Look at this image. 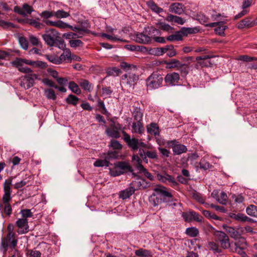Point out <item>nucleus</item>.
I'll return each mask as SVG.
<instances>
[{
  "mask_svg": "<svg viewBox=\"0 0 257 257\" xmlns=\"http://www.w3.org/2000/svg\"><path fill=\"white\" fill-rule=\"evenodd\" d=\"M13 179V177H10L6 180L4 184V194L2 199V203L0 202V212L2 214H5L8 216H10L13 211L12 207L10 203L12 198L11 197L12 190L11 185Z\"/></svg>",
  "mask_w": 257,
  "mask_h": 257,
  "instance_id": "nucleus-1",
  "label": "nucleus"
},
{
  "mask_svg": "<svg viewBox=\"0 0 257 257\" xmlns=\"http://www.w3.org/2000/svg\"><path fill=\"white\" fill-rule=\"evenodd\" d=\"M173 200L172 194L167 191L166 187L158 185L154 189L150 201L154 206H157L163 202H170Z\"/></svg>",
  "mask_w": 257,
  "mask_h": 257,
  "instance_id": "nucleus-2",
  "label": "nucleus"
},
{
  "mask_svg": "<svg viewBox=\"0 0 257 257\" xmlns=\"http://www.w3.org/2000/svg\"><path fill=\"white\" fill-rule=\"evenodd\" d=\"M163 80L161 74L158 72H154L146 80L147 88L151 90L157 89L162 86Z\"/></svg>",
  "mask_w": 257,
  "mask_h": 257,
  "instance_id": "nucleus-3",
  "label": "nucleus"
},
{
  "mask_svg": "<svg viewBox=\"0 0 257 257\" xmlns=\"http://www.w3.org/2000/svg\"><path fill=\"white\" fill-rule=\"evenodd\" d=\"M18 239L17 235H10L7 234L1 239L0 249L4 253H6L9 247L11 249H15L17 246Z\"/></svg>",
  "mask_w": 257,
  "mask_h": 257,
  "instance_id": "nucleus-4",
  "label": "nucleus"
},
{
  "mask_svg": "<svg viewBox=\"0 0 257 257\" xmlns=\"http://www.w3.org/2000/svg\"><path fill=\"white\" fill-rule=\"evenodd\" d=\"M60 35L59 33L55 29L46 30L45 33L42 35V38L46 44L50 46H54L56 41Z\"/></svg>",
  "mask_w": 257,
  "mask_h": 257,
  "instance_id": "nucleus-5",
  "label": "nucleus"
},
{
  "mask_svg": "<svg viewBox=\"0 0 257 257\" xmlns=\"http://www.w3.org/2000/svg\"><path fill=\"white\" fill-rule=\"evenodd\" d=\"M157 178L160 182L166 184L168 183L169 185L176 190L179 188V183L176 180L175 178L172 175L166 173L163 174L158 173Z\"/></svg>",
  "mask_w": 257,
  "mask_h": 257,
  "instance_id": "nucleus-6",
  "label": "nucleus"
},
{
  "mask_svg": "<svg viewBox=\"0 0 257 257\" xmlns=\"http://www.w3.org/2000/svg\"><path fill=\"white\" fill-rule=\"evenodd\" d=\"M121 130V125L118 122L113 121L110 124V127H106L105 134L109 137L118 139L120 137V131Z\"/></svg>",
  "mask_w": 257,
  "mask_h": 257,
  "instance_id": "nucleus-7",
  "label": "nucleus"
},
{
  "mask_svg": "<svg viewBox=\"0 0 257 257\" xmlns=\"http://www.w3.org/2000/svg\"><path fill=\"white\" fill-rule=\"evenodd\" d=\"M215 235L216 237V241L220 243L222 248L226 249L230 247L229 237L225 232L221 231H217L215 232Z\"/></svg>",
  "mask_w": 257,
  "mask_h": 257,
  "instance_id": "nucleus-8",
  "label": "nucleus"
},
{
  "mask_svg": "<svg viewBox=\"0 0 257 257\" xmlns=\"http://www.w3.org/2000/svg\"><path fill=\"white\" fill-rule=\"evenodd\" d=\"M38 78V75L36 74H29L25 75L22 79L20 85L26 89H28L32 86L34 84L35 80Z\"/></svg>",
  "mask_w": 257,
  "mask_h": 257,
  "instance_id": "nucleus-9",
  "label": "nucleus"
},
{
  "mask_svg": "<svg viewBox=\"0 0 257 257\" xmlns=\"http://www.w3.org/2000/svg\"><path fill=\"white\" fill-rule=\"evenodd\" d=\"M168 144L172 149L174 155H180L186 152L187 151V149L185 145L179 144L176 140L171 141L168 142Z\"/></svg>",
  "mask_w": 257,
  "mask_h": 257,
  "instance_id": "nucleus-10",
  "label": "nucleus"
},
{
  "mask_svg": "<svg viewBox=\"0 0 257 257\" xmlns=\"http://www.w3.org/2000/svg\"><path fill=\"white\" fill-rule=\"evenodd\" d=\"M253 4V0H243L241 6L242 11L234 16V19H238L246 15L249 12V7Z\"/></svg>",
  "mask_w": 257,
  "mask_h": 257,
  "instance_id": "nucleus-11",
  "label": "nucleus"
},
{
  "mask_svg": "<svg viewBox=\"0 0 257 257\" xmlns=\"http://www.w3.org/2000/svg\"><path fill=\"white\" fill-rule=\"evenodd\" d=\"M122 134L124 141L127 146L131 148L132 150L137 151L139 149V139L135 138H131V136L124 131H122Z\"/></svg>",
  "mask_w": 257,
  "mask_h": 257,
  "instance_id": "nucleus-12",
  "label": "nucleus"
},
{
  "mask_svg": "<svg viewBox=\"0 0 257 257\" xmlns=\"http://www.w3.org/2000/svg\"><path fill=\"white\" fill-rule=\"evenodd\" d=\"M16 225L19 228L17 232L19 234H25L29 232V227L27 218H19L16 222Z\"/></svg>",
  "mask_w": 257,
  "mask_h": 257,
  "instance_id": "nucleus-13",
  "label": "nucleus"
},
{
  "mask_svg": "<svg viewBox=\"0 0 257 257\" xmlns=\"http://www.w3.org/2000/svg\"><path fill=\"white\" fill-rule=\"evenodd\" d=\"M167 84L175 86L178 85L180 80V75L176 72H172L168 73L164 78Z\"/></svg>",
  "mask_w": 257,
  "mask_h": 257,
  "instance_id": "nucleus-14",
  "label": "nucleus"
},
{
  "mask_svg": "<svg viewBox=\"0 0 257 257\" xmlns=\"http://www.w3.org/2000/svg\"><path fill=\"white\" fill-rule=\"evenodd\" d=\"M130 185L134 188L135 191L138 190L146 189L149 187L150 183L145 179L137 178L136 180L133 181Z\"/></svg>",
  "mask_w": 257,
  "mask_h": 257,
  "instance_id": "nucleus-15",
  "label": "nucleus"
},
{
  "mask_svg": "<svg viewBox=\"0 0 257 257\" xmlns=\"http://www.w3.org/2000/svg\"><path fill=\"white\" fill-rule=\"evenodd\" d=\"M134 40L141 44H150L152 41L151 37L145 33L144 31L142 33H137L134 36Z\"/></svg>",
  "mask_w": 257,
  "mask_h": 257,
  "instance_id": "nucleus-16",
  "label": "nucleus"
},
{
  "mask_svg": "<svg viewBox=\"0 0 257 257\" xmlns=\"http://www.w3.org/2000/svg\"><path fill=\"white\" fill-rule=\"evenodd\" d=\"M229 216L232 219L240 222H252L253 219L247 217L246 215L241 213H230Z\"/></svg>",
  "mask_w": 257,
  "mask_h": 257,
  "instance_id": "nucleus-17",
  "label": "nucleus"
},
{
  "mask_svg": "<svg viewBox=\"0 0 257 257\" xmlns=\"http://www.w3.org/2000/svg\"><path fill=\"white\" fill-rule=\"evenodd\" d=\"M122 80H126V82L130 86L134 85L139 79V77L135 73L128 72L122 76Z\"/></svg>",
  "mask_w": 257,
  "mask_h": 257,
  "instance_id": "nucleus-18",
  "label": "nucleus"
},
{
  "mask_svg": "<svg viewBox=\"0 0 257 257\" xmlns=\"http://www.w3.org/2000/svg\"><path fill=\"white\" fill-rule=\"evenodd\" d=\"M253 27L252 19L251 17H246L240 21L237 24V28L239 29L243 28H250Z\"/></svg>",
  "mask_w": 257,
  "mask_h": 257,
  "instance_id": "nucleus-19",
  "label": "nucleus"
},
{
  "mask_svg": "<svg viewBox=\"0 0 257 257\" xmlns=\"http://www.w3.org/2000/svg\"><path fill=\"white\" fill-rule=\"evenodd\" d=\"M119 170L122 172V174L127 172H133L134 169L128 163L125 161H119L116 163Z\"/></svg>",
  "mask_w": 257,
  "mask_h": 257,
  "instance_id": "nucleus-20",
  "label": "nucleus"
},
{
  "mask_svg": "<svg viewBox=\"0 0 257 257\" xmlns=\"http://www.w3.org/2000/svg\"><path fill=\"white\" fill-rule=\"evenodd\" d=\"M135 189L130 184L129 187L119 192V196L120 198L123 200L126 199L130 198L134 193Z\"/></svg>",
  "mask_w": 257,
  "mask_h": 257,
  "instance_id": "nucleus-21",
  "label": "nucleus"
},
{
  "mask_svg": "<svg viewBox=\"0 0 257 257\" xmlns=\"http://www.w3.org/2000/svg\"><path fill=\"white\" fill-rule=\"evenodd\" d=\"M79 85L83 90L88 92H91L93 89L92 84L86 79H81L79 82Z\"/></svg>",
  "mask_w": 257,
  "mask_h": 257,
  "instance_id": "nucleus-22",
  "label": "nucleus"
},
{
  "mask_svg": "<svg viewBox=\"0 0 257 257\" xmlns=\"http://www.w3.org/2000/svg\"><path fill=\"white\" fill-rule=\"evenodd\" d=\"M59 57L61 63H62L63 62H65L67 63L71 62V52L69 49H66L64 50L63 53Z\"/></svg>",
  "mask_w": 257,
  "mask_h": 257,
  "instance_id": "nucleus-23",
  "label": "nucleus"
},
{
  "mask_svg": "<svg viewBox=\"0 0 257 257\" xmlns=\"http://www.w3.org/2000/svg\"><path fill=\"white\" fill-rule=\"evenodd\" d=\"M169 11L178 15L183 13V5L180 3L172 4L169 8Z\"/></svg>",
  "mask_w": 257,
  "mask_h": 257,
  "instance_id": "nucleus-24",
  "label": "nucleus"
},
{
  "mask_svg": "<svg viewBox=\"0 0 257 257\" xmlns=\"http://www.w3.org/2000/svg\"><path fill=\"white\" fill-rule=\"evenodd\" d=\"M166 20L169 22L179 25H183L185 22V20L183 18L179 16H174L172 14L169 15L167 16Z\"/></svg>",
  "mask_w": 257,
  "mask_h": 257,
  "instance_id": "nucleus-25",
  "label": "nucleus"
},
{
  "mask_svg": "<svg viewBox=\"0 0 257 257\" xmlns=\"http://www.w3.org/2000/svg\"><path fill=\"white\" fill-rule=\"evenodd\" d=\"M135 253L136 256L139 257H152L153 255L151 250L142 248L135 250Z\"/></svg>",
  "mask_w": 257,
  "mask_h": 257,
  "instance_id": "nucleus-26",
  "label": "nucleus"
},
{
  "mask_svg": "<svg viewBox=\"0 0 257 257\" xmlns=\"http://www.w3.org/2000/svg\"><path fill=\"white\" fill-rule=\"evenodd\" d=\"M224 229H225V231L230 234V236L232 238L235 239L239 238L240 234L234 228L229 226H226L224 227Z\"/></svg>",
  "mask_w": 257,
  "mask_h": 257,
  "instance_id": "nucleus-27",
  "label": "nucleus"
},
{
  "mask_svg": "<svg viewBox=\"0 0 257 257\" xmlns=\"http://www.w3.org/2000/svg\"><path fill=\"white\" fill-rule=\"evenodd\" d=\"M147 132L149 134L156 136L159 135V127L157 123H151L147 127Z\"/></svg>",
  "mask_w": 257,
  "mask_h": 257,
  "instance_id": "nucleus-28",
  "label": "nucleus"
},
{
  "mask_svg": "<svg viewBox=\"0 0 257 257\" xmlns=\"http://www.w3.org/2000/svg\"><path fill=\"white\" fill-rule=\"evenodd\" d=\"M199 31L197 28H182L180 32L183 36H187L189 34H195Z\"/></svg>",
  "mask_w": 257,
  "mask_h": 257,
  "instance_id": "nucleus-29",
  "label": "nucleus"
},
{
  "mask_svg": "<svg viewBox=\"0 0 257 257\" xmlns=\"http://www.w3.org/2000/svg\"><path fill=\"white\" fill-rule=\"evenodd\" d=\"M39 18H37L36 19H28L26 20V23L30 26H32L37 29H40L44 26V25L42 23H41L39 21Z\"/></svg>",
  "mask_w": 257,
  "mask_h": 257,
  "instance_id": "nucleus-30",
  "label": "nucleus"
},
{
  "mask_svg": "<svg viewBox=\"0 0 257 257\" xmlns=\"http://www.w3.org/2000/svg\"><path fill=\"white\" fill-rule=\"evenodd\" d=\"M144 130L142 122H134L132 125V132L141 134Z\"/></svg>",
  "mask_w": 257,
  "mask_h": 257,
  "instance_id": "nucleus-31",
  "label": "nucleus"
},
{
  "mask_svg": "<svg viewBox=\"0 0 257 257\" xmlns=\"http://www.w3.org/2000/svg\"><path fill=\"white\" fill-rule=\"evenodd\" d=\"M178 70L180 71L181 75L182 77H185L189 72L190 67L189 64L183 63L181 62Z\"/></svg>",
  "mask_w": 257,
  "mask_h": 257,
  "instance_id": "nucleus-32",
  "label": "nucleus"
},
{
  "mask_svg": "<svg viewBox=\"0 0 257 257\" xmlns=\"http://www.w3.org/2000/svg\"><path fill=\"white\" fill-rule=\"evenodd\" d=\"M68 88L71 91L76 94L79 95L81 93V90L79 85L74 81H70L68 83Z\"/></svg>",
  "mask_w": 257,
  "mask_h": 257,
  "instance_id": "nucleus-33",
  "label": "nucleus"
},
{
  "mask_svg": "<svg viewBox=\"0 0 257 257\" xmlns=\"http://www.w3.org/2000/svg\"><path fill=\"white\" fill-rule=\"evenodd\" d=\"M181 63V62L175 59H172L169 61L166 62V64L167 65L168 68L170 69L176 68L177 70L179 67L180 66Z\"/></svg>",
  "mask_w": 257,
  "mask_h": 257,
  "instance_id": "nucleus-34",
  "label": "nucleus"
},
{
  "mask_svg": "<svg viewBox=\"0 0 257 257\" xmlns=\"http://www.w3.org/2000/svg\"><path fill=\"white\" fill-rule=\"evenodd\" d=\"M79 100V98L73 94H69L65 99V102L68 104H71L74 106H76L78 104Z\"/></svg>",
  "mask_w": 257,
  "mask_h": 257,
  "instance_id": "nucleus-35",
  "label": "nucleus"
},
{
  "mask_svg": "<svg viewBox=\"0 0 257 257\" xmlns=\"http://www.w3.org/2000/svg\"><path fill=\"white\" fill-rule=\"evenodd\" d=\"M120 67L126 72H128L132 70L134 71L137 70V67L136 65L128 64L125 62H121L120 63Z\"/></svg>",
  "mask_w": 257,
  "mask_h": 257,
  "instance_id": "nucleus-36",
  "label": "nucleus"
},
{
  "mask_svg": "<svg viewBox=\"0 0 257 257\" xmlns=\"http://www.w3.org/2000/svg\"><path fill=\"white\" fill-rule=\"evenodd\" d=\"M147 5L152 11L157 14H160L163 11V9L159 7L154 1H149Z\"/></svg>",
  "mask_w": 257,
  "mask_h": 257,
  "instance_id": "nucleus-37",
  "label": "nucleus"
},
{
  "mask_svg": "<svg viewBox=\"0 0 257 257\" xmlns=\"http://www.w3.org/2000/svg\"><path fill=\"white\" fill-rule=\"evenodd\" d=\"M208 247L210 250H212L214 253H220L222 252V249L219 247L218 244L214 241L209 242Z\"/></svg>",
  "mask_w": 257,
  "mask_h": 257,
  "instance_id": "nucleus-38",
  "label": "nucleus"
},
{
  "mask_svg": "<svg viewBox=\"0 0 257 257\" xmlns=\"http://www.w3.org/2000/svg\"><path fill=\"white\" fill-rule=\"evenodd\" d=\"M199 230L195 227H188L186 229L185 233L190 237H195L198 235Z\"/></svg>",
  "mask_w": 257,
  "mask_h": 257,
  "instance_id": "nucleus-39",
  "label": "nucleus"
},
{
  "mask_svg": "<svg viewBox=\"0 0 257 257\" xmlns=\"http://www.w3.org/2000/svg\"><path fill=\"white\" fill-rule=\"evenodd\" d=\"M246 213L252 217H257V206L250 205L246 209Z\"/></svg>",
  "mask_w": 257,
  "mask_h": 257,
  "instance_id": "nucleus-40",
  "label": "nucleus"
},
{
  "mask_svg": "<svg viewBox=\"0 0 257 257\" xmlns=\"http://www.w3.org/2000/svg\"><path fill=\"white\" fill-rule=\"evenodd\" d=\"M156 26L158 29L164 31L172 32L174 30L173 27L164 22H159L157 23Z\"/></svg>",
  "mask_w": 257,
  "mask_h": 257,
  "instance_id": "nucleus-41",
  "label": "nucleus"
},
{
  "mask_svg": "<svg viewBox=\"0 0 257 257\" xmlns=\"http://www.w3.org/2000/svg\"><path fill=\"white\" fill-rule=\"evenodd\" d=\"M90 27V25L87 21L82 22L79 27L81 33L83 34V33L85 34H89L90 33V31L89 30Z\"/></svg>",
  "mask_w": 257,
  "mask_h": 257,
  "instance_id": "nucleus-42",
  "label": "nucleus"
},
{
  "mask_svg": "<svg viewBox=\"0 0 257 257\" xmlns=\"http://www.w3.org/2000/svg\"><path fill=\"white\" fill-rule=\"evenodd\" d=\"M143 113L140 108H136L133 112L134 118L137 122H142Z\"/></svg>",
  "mask_w": 257,
  "mask_h": 257,
  "instance_id": "nucleus-43",
  "label": "nucleus"
},
{
  "mask_svg": "<svg viewBox=\"0 0 257 257\" xmlns=\"http://www.w3.org/2000/svg\"><path fill=\"white\" fill-rule=\"evenodd\" d=\"M172 48V45H167L164 47L157 48L155 49V53L158 56H161L168 52V49Z\"/></svg>",
  "mask_w": 257,
  "mask_h": 257,
  "instance_id": "nucleus-44",
  "label": "nucleus"
},
{
  "mask_svg": "<svg viewBox=\"0 0 257 257\" xmlns=\"http://www.w3.org/2000/svg\"><path fill=\"white\" fill-rule=\"evenodd\" d=\"M166 40L169 41H180L182 40V36L180 31H177L174 34L167 37Z\"/></svg>",
  "mask_w": 257,
  "mask_h": 257,
  "instance_id": "nucleus-45",
  "label": "nucleus"
},
{
  "mask_svg": "<svg viewBox=\"0 0 257 257\" xmlns=\"http://www.w3.org/2000/svg\"><path fill=\"white\" fill-rule=\"evenodd\" d=\"M101 36L102 37L105 38L108 40L112 41H118V42H126L125 40H123L122 39L120 38H118L114 35H109L105 33H102L101 34Z\"/></svg>",
  "mask_w": 257,
  "mask_h": 257,
  "instance_id": "nucleus-46",
  "label": "nucleus"
},
{
  "mask_svg": "<svg viewBox=\"0 0 257 257\" xmlns=\"http://www.w3.org/2000/svg\"><path fill=\"white\" fill-rule=\"evenodd\" d=\"M44 94L49 99L55 100L56 95L55 91L52 89H46L44 90Z\"/></svg>",
  "mask_w": 257,
  "mask_h": 257,
  "instance_id": "nucleus-47",
  "label": "nucleus"
},
{
  "mask_svg": "<svg viewBox=\"0 0 257 257\" xmlns=\"http://www.w3.org/2000/svg\"><path fill=\"white\" fill-rule=\"evenodd\" d=\"M122 172L119 170L116 163L114 164L113 168L110 169L109 170V173L110 175L113 177L120 176V175H122Z\"/></svg>",
  "mask_w": 257,
  "mask_h": 257,
  "instance_id": "nucleus-48",
  "label": "nucleus"
},
{
  "mask_svg": "<svg viewBox=\"0 0 257 257\" xmlns=\"http://www.w3.org/2000/svg\"><path fill=\"white\" fill-rule=\"evenodd\" d=\"M227 28V26L221 24L215 28L214 32L216 34L219 36H224L225 35L224 31Z\"/></svg>",
  "mask_w": 257,
  "mask_h": 257,
  "instance_id": "nucleus-49",
  "label": "nucleus"
},
{
  "mask_svg": "<svg viewBox=\"0 0 257 257\" xmlns=\"http://www.w3.org/2000/svg\"><path fill=\"white\" fill-rule=\"evenodd\" d=\"M197 20L200 24L204 25L205 27L207 26L209 22V18L202 14H200L197 16Z\"/></svg>",
  "mask_w": 257,
  "mask_h": 257,
  "instance_id": "nucleus-50",
  "label": "nucleus"
},
{
  "mask_svg": "<svg viewBox=\"0 0 257 257\" xmlns=\"http://www.w3.org/2000/svg\"><path fill=\"white\" fill-rule=\"evenodd\" d=\"M109 164V162L105 158L104 160L98 159L94 163V166L96 167H108Z\"/></svg>",
  "mask_w": 257,
  "mask_h": 257,
  "instance_id": "nucleus-51",
  "label": "nucleus"
},
{
  "mask_svg": "<svg viewBox=\"0 0 257 257\" xmlns=\"http://www.w3.org/2000/svg\"><path fill=\"white\" fill-rule=\"evenodd\" d=\"M70 16V14L63 10H58L54 12V16L57 19L65 18Z\"/></svg>",
  "mask_w": 257,
  "mask_h": 257,
  "instance_id": "nucleus-52",
  "label": "nucleus"
},
{
  "mask_svg": "<svg viewBox=\"0 0 257 257\" xmlns=\"http://www.w3.org/2000/svg\"><path fill=\"white\" fill-rule=\"evenodd\" d=\"M46 58L48 61H49L50 62H52L54 64H61L59 56H57L56 55H46Z\"/></svg>",
  "mask_w": 257,
  "mask_h": 257,
  "instance_id": "nucleus-53",
  "label": "nucleus"
},
{
  "mask_svg": "<svg viewBox=\"0 0 257 257\" xmlns=\"http://www.w3.org/2000/svg\"><path fill=\"white\" fill-rule=\"evenodd\" d=\"M40 16L44 20H47L54 16V11H44L39 14Z\"/></svg>",
  "mask_w": 257,
  "mask_h": 257,
  "instance_id": "nucleus-54",
  "label": "nucleus"
},
{
  "mask_svg": "<svg viewBox=\"0 0 257 257\" xmlns=\"http://www.w3.org/2000/svg\"><path fill=\"white\" fill-rule=\"evenodd\" d=\"M0 27L5 29L14 28L15 27L13 23L6 22L3 20H0Z\"/></svg>",
  "mask_w": 257,
  "mask_h": 257,
  "instance_id": "nucleus-55",
  "label": "nucleus"
},
{
  "mask_svg": "<svg viewBox=\"0 0 257 257\" xmlns=\"http://www.w3.org/2000/svg\"><path fill=\"white\" fill-rule=\"evenodd\" d=\"M199 165L200 169L204 170H207V169L213 167L212 165H210L208 162L206 161L204 159L200 161Z\"/></svg>",
  "mask_w": 257,
  "mask_h": 257,
  "instance_id": "nucleus-56",
  "label": "nucleus"
},
{
  "mask_svg": "<svg viewBox=\"0 0 257 257\" xmlns=\"http://www.w3.org/2000/svg\"><path fill=\"white\" fill-rule=\"evenodd\" d=\"M69 44L72 48H77L78 47H82L83 46V42L80 40H70L69 41Z\"/></svg>",
  "mask_w": 257,
  "mask_h": 257,
  "instance_id": "nucleus-57",
  "label": "nucleus"
},
{
  "mask_svg": "<svg viewBox=\"0 0 257 257\" xmlns=\"http://www.w3.org/2000/svg\"><path fill=\"white\" fill-rule=\"evenodd\" d=\"M110 147L114 150H121L122 148V145L116 140H111L110 142Z\"/></svg>",
  "mask_w": 257,
  "mask_h": 257,
  "instance_id": "nucleus-58",
  "label": "nucleus"
},
{
  "mask_svg": "<svg viewBox=\"0 0 257 257\" xmlns=\"http://www.w3.org/2000/svg\"><path fill=\"white\" fill-rule=\"evenodd\" d=\"M149 35L151 38L154 39V37H157L158 35H161V32L159 29L151 27V30L149 31Z\"/></svg>",
  "mask_w": 257,
  "mask_h": 257,
  "instance_id": "nucleus-59",
  "label": "nucleus"
},
{
  "mask_svg": "<svg viewBox=\"0 0 257 257\" xmlns=\"http://www.w3.org/2000/svg\"><path fill=\"white\" fill-rule=\"evenodd\" d=\"M27 257H41V253L36 250H28L26 253Z\"/></svg>",
  "mask_w": 257,
  "mask_h": 257,
  "instance_id": "nucleus-60",
  "label": "nucleus"
},
{
  "mask_svg": "<svg viewBox=\"0 0 257 257\" xmlns=\"http://www.w3.org/2000/svg\"><path fill=\"white\" fill-rule=\"evenodd\" d=\"M119 156L118 153L116 151L108 152L107 155L105 156V159L109 161V160L113 159H117Z\"/></svg>",
  "mask_w": 257,
  "mask_h": 257,
  "instance_id": "nucleus-61",
  "label": "nucleus"
},
{
  "mask_svg": "<svg viewBox=\"0 0 257 257\" xmlns=\"http://www.w3.org/2000/svg\"><path fill=\"white\" fill-rule=\"evenodd\" d=\"M20 213L22 215L23 218H27L28 217H31L33 216V213L30 209H25L21 210Z\"/></svg>",
  "mask_w": 257,
  "mask_h": 257,
  "instance_id": "nucleus-62",
  "label": "nucleus"
},
{
  "mask_svg": "<svg viewBox=\"0 0 257 257\" xmlns=\"http://www.w3.org/2000/svg\"><path fill=\"white\" fill-rule=\"evenodd\" d=\"M217 201L221 204H226L227 201V196L226 194L224 192H222L220 194V197H218Z\"/></svg>",
  "mask_w": 257,
  "mask_h": 257,
  "instance_id": "nucleus-63",
  "label": "nucleus"
},
{
  "mask_svg": "<svg viewBox=\"0 0 257 257\" xmlns=\"http://www.w3.org/2000/svg\"><path fill=\"white\" fill-rule=\"evenodd\" d=\"M57 39L54 46L60 49H63L65 46L64 40L61 38L60 35L58 36V38Z\"/></svg>",
  "mask_w": 257,
  "mask_h": 257,
  "instance_id": "nucleus-64",
  "label": "nucleus"
}]
</instances>
